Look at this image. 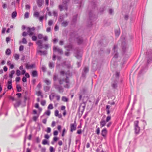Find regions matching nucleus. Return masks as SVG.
Masks as SVG:
<instances>
[{
    "instance_id": "obj_1",
    "label": "nucleus",
    "mask_w": 152,
    "mask_h": 152,
    "mask_svg": "<svg viewBox=\"0 0 152 152\" xmlns=\"http://www.w3.org/2000/svg\"><path fill=\"white\" fill-rule=\"evenodd\" d=\"M58 81L60 85H63L65 88H69L70 87V83L69 77L66 76V78L62 79H59Z\"/></svg>"
},
{
    "instance_id": "obj_2",
    "label": "nucleus",
    "mask_w": 152,
    "mask_h": 152,
    "mask_svg": "<svg viewBox=\"0 0 152 152\" xmlns=\"http://www.w3.org/2000/svg\"><path fill=\"white\" fill-rule=\"evenodd\" d=\"M75 56L76 58L78 59H80L79 61L77 62V64L78 67H80L81 65V54L80 53V51L78 49H77L76 52L75 53Z\"/></svg>"
},
{
    "instance_id": "obj_3",
    "label": "nucleus",
    "mask_w": 152,
    "mask_h": 152,
    "mask_svg": "<svg viewBox=\"0 0 152 152\" xmlns=\"http://www.w3.org/2000/svg\"><path fill=\"white\" fill-rule=\"evenodd\" d=\"M70 0H64L62 5H60L59 6L58 8L60 11H62L63 10V8L64 9L67 10V3Z\"/></svg>"
},
{
    "instance_id": "obj_4",
    "label": "nucleus",
    "mask_w": 152,
    "mask_h": 152,
    "mask_svg": "<svg viewBox=\"0 0 152 152\" xmlns=\"http://www.w3.org/2000/svg\"><path fill=\"white\" fill-rule=\"evenodd\" d=\"M138 121H136L134 122L135 132L137 134L139 133L140 130V128L138 126Z\"/></svg>"
},
{
    "instance_id": "obj_5",
    "label": "nucleus",
    "mask_w": 152,
    "mask_h": 152,
    "mask_svg": "<svg viewBox=\"0 0 152 152\" xmlns=\"http://www.w3.org/2000/svg\"><path fill=\"white\" fill-rule=\"evenodd\" d=\"M53 85L55 88L57 90L59 93H62L64 92V89L61 86L56 84V83H54Z\"/></svg>"
},
{
    "instance_id": "obj_6",
    "label": "nucleus",
    "mask_w": 152,
    "mask_h": 152,
    "mask_svg": "<svg viewBox=\"0 0 152 152\" xmlns=\"http://www.w3.org/2000/svg\"><path fill=\"white\" fill-rule=\"evenodd\" d=\"M122 49L123 52L125 53L128 50V46L126 43L125 42H123L122 43Z\"/></svg>"
},
{
    "instance_id": "obj_7",
    "label": "nucleus",
    "mask_w": 152,
    "mask_h": 152,
    "mask_svg": "<svg viewBox=\"0 0 152 152\" xmlns=\"http://www.w3.org/2000/svg\"><path fill=\"white\" fill-rule=\"evenodd\" d=\"M77 127V124L76 123V121L75 120L74 121V123L71 124H70V131L72 132H73L74 131H75L76 130Z\"/></svg>"
},
{
    "instance_id": "obj_8",
    "label": "nucleus",
    "mask_w": 152,
    "mask_h": 152,
    "mask_svg": "<svg viewBox=\"0 0 152 152\" xmlns=\"http://www.w3.org/2000/svg\"><path fill=\"white\" fill-rule=\"evenodd\" d=\"M27 30H28V34L30 36L34 34V33L33 32L35 30V28L34 27H33L31 28L28 27L27 28Z\"/></svg>"
},
{
    "instance_id": "obj_9",
    "label": "nucleus",
    "mask_w": 152,
    "mask_h": 152,
    "mask_svg": "<svg viewBox=\"0 0 152 152\" xmlns=\"http://www.w3.org/2000/svg\"><path fill=\"white\" fill-rule=\"evenodd\" d=\"M89 71V68L88 67L85 66L82 71V76L84 78H85L86 76V74Z\"/></svg>"
},
{
    "instance_id": "obj_10",
    "label": "nucleus",
    "mask_w": 152,
    "mask_h": 152,
    "mask_svg": "<svg viewBox=\"0 0 152 152\" xmlns=\"http://www.w3.org/2000/svg\"><path fill=\"white\" fill-rule=\"evenodd\" d=\"M53 51L54 52H57L61 54H62L63 53L62 49L55 46H54L53 47Z\"/></svg>"
},
{
    "instance_id": "obj_11",
    "label": "nucleus",
    "mask_w": 152,
    "mask_h": 152,
    "mask_svg": "<svg viewBox=\"0 0 152 152\" xmlns=\"http://www.w3.org/2000/svg\"><path fill=\"white\" fill-rule=\"evenodd\" d=\"M117 45H115L113 48V50L114 51V57L115 58H117L118 57V53L117 52Z\"/></svg>"
},
{
    "instance_id": "obj_12",
    "label": "nucleus",
    "mask_w": 152,
    "mask_h": 152,
    "mask_svg": "<svg viewBox=\"0 0 152 152\" xmlns=\"http://www.w3.org/2000/svg\"><path fill=\"white\" fill-rule=\"evenodd\" d=\"M147 63L149 64L152 61V50L150 51V54L147 57Z\"/></svg>"
},
{
    "instance_id": "obj_13",
    "label": "nucleus",
    "mask_w": 152,
    "mask_h": 152,
    "mask_svg": "<svg viewBox=\"0 0 152 152\" xmlns=\"http://www.w3.org/2000/svg\"><path fill=\"white\" fill-rule=\"evenodd\" d=\"M89 19L90 20H94L96 19L95 15L91 11L89 13Z\"/></svg>"
},
{
    "instance_id": "obj_14",
    "label": "nucleus",
    "mask_w": 152,
    "mask_h": 152,
    "mask_svg": "<svg viewBox=\"0 0 152 152\" xmlns=\"http://www.w3.org/2000/svg\"><path fill=\"white\" fill-rule=\"evenodd\" d=\"M107 133V130L106 128L103 129L101 131V134L104 137L106 136Z\"/></svg>"
},
{
    "instance_id": "obj_15",
    "label": "nucleus",
    "mask_w": 152,
    "mask_h": 152,
    "mask_svg": "<svg viewBox=\"0 0 152 152\" xmlns=\"http://www.w3.org/2000/svg\"><path fill=\"white\" fill-rule=\"evenodd\" d=\"M77 41L78 44L80 45L83 42V39L81 37H79L77 38Z\"/></svg>"
},
{
    "instance_id": "obj_16",
    "label": "nucleus",
    "mask_w": 152,
    "mask_h": 152,
    "mask_svg": "<svg viewBox=\"0 0 152 152\" xmlns=\"http://www.w3.org/2000/svg\"><path fill=\"white\" fill-rule=\"evenodd\" d=\"M87 88L86 87H83L80 89V93L82 94H85L87 91Z\"/></svg>"
},
{
    "instance_id": "obj_17",
    "label": "nucleus",
    "mask_w": 152,
    "mask_h": 152,
    "mask_svg": "<svg viewBox=\"0 0 152 152\" xmlns=\"http://www.w3.org/2000/svg\"><path fill=\"white\" fill-rule=\"evenodd\" d=\"M15 103L14 104V105L15 108H17L21 104V101L20 100H17Z\"/></svg>"
},
{
    "instance_id": "obj_18",
    "label": "nucleus",
    "mask_w": 152,
    "mask_h": 152,
    "mask_svg": "<svg viewBox=\"0 0 152 152\" xmlns=\"http://www.w3.org/2000/svg\"><path fill=\"white\" fill-rule=\"evenodd\" d=\"M26 67L27 69H32L35 67V65L34 64H32L31 65H29L27 64H25Z\"/></svg>"
},
{
    "instance_id": "obj_19",
    "label": "nucleus",
    "mask_w": 152,
    "mask_h": 152,
    "mask_svg": "<svg viewBox=\"0 0 152 152\" xmlns=\"http://www.w3.org/2000/svg\"><path fill=\"white\" fill-rule=\"evenodd\" d=\"M72 45L71 44H69V45L64 46L65 48H67V50L69 51L72 49Z\"/></svg>"
},
{
    "instance_id": "obj_20",
    "label": "nucleus",
    "mask_w": 152,
    "mask_h": 152,
    "mask_svg": "<svg viewBox=\"0 0 152 152\" xmlns=\"http://www.w3.org/2000/svg\"><path fill=\"white\" fill-rule=\"evenodd\" d=\"M36 43L38 46L40 47V49H42V41L41 40H38L37 42Z\"/></svg>"
},
{
    "instance_id": "obj_21",
    "label": "nucleus",
    "mask_w": 152,
    "mask_h": 152,
    "mask_svg": "<svg viewBox=\"0 0 152 152\" xmlns=\"http://www.w3.org/2000/svg\"><path fill=\"white\" fill-rule=\"evenodd\" d=\"M43 2L44 1L42 0H38L37 3L38 6L39 7H41Z\"/></svg>"
},
{
    "instance_id": "obj_22",
    "label": "nucleus",
    "mask_w": 152,
    "mask_h": 152,
    "mask_svg": "<svg viewBox=\"0 0 152 152\" xmlns=\"http://www.w3.org/2000/svg\"><path fill=\"white\" fill-rule=\"evenodd\" d=\"M32 76L34 77H37L38 76L37 71L36 70L33 71L32 72Z\"/></svg>"
},
{
    "instance_id": "obj_23",
    "label": "nucleus",
    "mask_w": 152,
    "mask_h": 152,
    "mask_svg": "<svg viewBox=\"0 0 152 152\" xmlns=\"http://www.w3.org/2000/svg\"><path fill=\"white\" fill-rule=\"evenodd\" d=\"M37 53H41V54H40L41 55H42V54H43L44 55H46L47 54V51H42L41 50H38L37 51Z\"/></svg>"
},
{
    "instance_id": "obj_24",
    "label": "nucleus",
    "mask_w": 152,
    "mask_h": 152,
    "mask_svg": "<svg viewBox=\"0 0 152 152\" xmlns=\"http://www.w3.org/2000/svg\"><path fill=\"white\" fill-rule=\"evenodd\" d=\"M96 0H90L89 1L91 2V5H92L94 7L96 6Z\"/></svg>"
},
{
    "instance_id": "obj_25",
    "label": "nucleus",
    "mask_w": 152,
    "mask_h": 152,
    "mask_svg": "<svg viewBox=\"0 0 152 152\" xmlns=\"http://www.w3.org/2000/svg\"><path fill=\"white\" fill-rule=\"evenodd\" d=\"M106 122L104 120H102L100 122V124L101 127L104 126L106 124Z\"/></svg>"
},
{
    "instance_id": "obj_26",
    "label": "nucleus",
    "mask_w": 152,
    "mask_h": 152,
    "mask_svg": "<svg viewBox=\"0 0 152 152\" xmlns=\"http://www.w3.org/2000/svg\"><path fill=\"white\" fill-rule=\"evenodd\" d=\"M110 107V106L109 105H107L106 106V109L107 115H109L110 112V111L109 110Z\"/></svg>"
},
{
    "instance_id": "obj_27",
    "label": "nucleus",
    "mask_w": 152,
    "mask_h": 152,
    "mask_svg": "<svg viewBox=\"0 0 152 152\" xmlns=\"http://www.w3.org/2000/svg\"><path fill=\"white\" fill-rule=\"evenodd\" d=\"M43 81L46 83V84L47 85H49L50 84L51 82L48 79H46L43 80Z\"/></svg>"
},
{
    "instance_id": "obj_28",
    "label": "nucleus",
    "mask_w": 152,
    "mask_h": 152,
    "mask_svg": "<svg viewBox=\"0 0 152 152\" xmlns=\"http://www.w3.org/2000/svg\"><path fill=\"white\" fill-rule=\"evenodd\" d=\"M49 66L50 69L53 68L54 67V64L52 62H50L49 64Z\"/></svg>"
},
{
    "instance_id": "obj_29",
    "label": "nucleus",
    "mask_w": 152,
    "mask_h": 152,
    "mask_svg": "<svg viewBox=\"0 0 152 152\" xmlns=\"http://www.w3.org/2000/svg\"><path fill=\"white\" fill-rule=\"evenodd\" d=\"M68 22L66 21H64L61 23V25L63 26L66 27L68 25Z\"/></svg>"
},
{
    "instance_id": "obj_30",
    "label": "nucleus",
    "mask_w": 152,
    "mask_h": 152,
    "mask_svg": "<svg viewBox=\"0 0 152 152\" xmlns=\"http://www.w3.org/2000/svg\"><path fill=\"white\" fill-rule=\"evenodd\" d=\"M15 72L14 70H12L10 72V74L9 75V77L11 79L13 77V75L14 74Z\"/></svg>"
},
{
    "instance_id": "obj_31",
    "label": "nucleus",
    "mask_w": 152,
    "mask_h": 152,
    "mask_svg": "<svg viewBox=\"0 0 152 152\" xmlns=\"http://www.w3.org/2000/svg\"><path fill=\"white\" fill-rule=\"evenodd\" d=\"M17 13L16 11L13 12L12 14V18H14L16 17Z\"/></svg>"
},
{
    "instance_id": "obj_32",
    "label": "nucleus",
    "mask_w": 152,
    "mask_h": 152,
    "mask_svg": "<svg viewBox=\"0 0 152 152\" xmlns=\"http://www.w3.org/2000/svg\"><path fill=\"white\" fill-rule=\"evenodd\" d=\"M39 15V13L37 11H35L34 12L33 15L35 17H38Z\"/></svg>"
},
{
    "instance_id": "obj_33",
    "label": "nucleus",
    "mask_w": 152,
    "mask_h": 152,
    "mask_svg": "<svg viewBox=\"0 0 152 152\" xmlns=\"http://www.w3.org/2000/svg\"><path fill=\"white\" fill-rule=\"evenodd\" d=\"M17 90L18 92L21 91V87L19 85H17L16 86Z\"/></svg>"
},
{
    "instance_id": "obj_34",
    "label": "nucleus",
    "mask_w": 152,
    "mask_h": 152,
    "mask_svg": "<svg viewBox=\"0 0 152 152\" xmlns=\"http://www.w3.org/2000/svg\"><path fill=\"white\" fill-rule=\"evenodd\" d=\"M105 10V7L102 6L100 8L99 12H103Z\"/></svg>"
},
{
    "instance_id": "obj_35",
    "label": "nucleus",
    "mask_w": 152,
    "mask_h": 152,
    "mask_svg": "<svg viewBox=\"0 0 152 152\" xmlns=\"http://www.w3.org/2000/svg\"><path fill=\"white\" fill-rule=\"evenodd\" d=\"M62 100L64 102H67L68 101V99L65 96H63L62 97Z\"/></svg>"
},
{
    "instance_id": "obj_36",
    "label": "nucleus",
    "mask_w": 152,
    "mask_h": 152,
    "mask_svg": "<svg viewBox=\"0 0 152 152\" xmlns=\"http://www.w3.org/2000/svg\"><path fill=\"white\" fill-rule=\"evenodd\" d=\"M58 79V75L56 74H55V75H53V80L54 81H56Z\"/></svg>"
},
{
    "instance_id": "obj_37",
    "label": "nucleus",
    "mask_w": 152,
    "mask_h": 152,
    "mask_svg": "<svg viewBox=\"0 0 152 152\" xmlns=\"http://www.w3.org/2000/svg\"><path fill=\"white\" fill-rule=\"evenodd\" d=\"M42 143L44 145L46 144L49 145V143H48V141L45 139H44L43 140Z\"/></svg>"
},
{
    "instance_id": "obj_38",
    "label": "nucleus",
    "mask_w": 152,
    "mask_h": 152,
    "mask_svg": "<svg viewBox=\"0 0 152 152\" xmlns=\"http://www.w3.org/2000/svg\"><path fill=\"white\" fill-rule=\"evenodd\" d=\"M14 57L16 60H18L19 59V55L18 54H15L14 55Z\"/></svg>"
},
{
    "instance_id": "obj_39",
    "label": "nucleus",
    "mask_w": 152,
    "mask_h": 152,
    "mask_svg": "<svg viewBox=\"0 0 152 152\" xmlns=\"http://www.w3.org/2000/svg\"><path fill=\"white\" fill-rule=\"evenodd\" d=\"M6 54L8 55H10L11 53V50L9 49H7L5 52Z\"/></svg>"
},
{
    "instance_id": "obj_40",
    "label": "nucleus",
    "mask_w": 152,
    "mask_h": 152,
    "mask_svg": "<svg viewBox=\"0 0 152 152\" xmlns=\"http://www.w3.org/2000/svg\"><path fill=\"white\" fill-rule=\"evenodd\" d=\"M120 34V31L119 30H117L115 31V34L116 36L118 37Z\"/></svg>"
},
{
    "instance_id": "obj_41",
    "label": "nucleus",
    "mask_w": 152,
    "mask_h": 152,
    "mask_svg": "<svg viewBox=\"0 0 152 152\" xmlns=\"http://www.w3.org/2000/svg\"><path fill=\"white\" fill-rule=\"evenodd\" d=\"M50 87L48 86H45L44 87V90L45 92H47L49 90Z\"/></svg>"
},
{
    "instance_id": "obj_42",
    "label": "nucleus",
    "mask_w": 152,
    "mask_h": 152,
    "mask_svg": "<svg viewBox=\"0 0 152 152\" xmlns=\"http://www.w3.org/2000/svg\"><path fill=\"white\" fill-rule=\"evenodd\" d=\"M77 15H74L73 17V19H72V21L73 22L75 23L76 22V20H77Z\"/></svg>"
},
{
    "instance_id": "obj_43",
    "label": "nucleus",
    "mask_w": 152,
    "mask_h": 152,
    "mask_svg": "<svg viewBox=\"0 0 152 152\" xmlns=\"http://www.w3.org/2000/svg\"><path fill=\"white\" fill-rule=\"evenodd\" d=\"M50 151V152H55V150L52 146H50L49 148Z\"/></svg>"
},
{
    "instance_id": "obj_44",
    "label": "nucleus",
    "mask_w": 152,
    "mask_h": 152,
    "mask_svg": "<svg viewBox=\"0 0 152 152\" xmlns=\"http://www.w3.org/2000/svg\"><path fill=\"white\" fill-rule=\"evenodd\" d=\"M16 75L17 76H19L20 75V71L18 69L16 71Z\"/></svg>"
},
{
    "instance_id": "obj_45",
    "label": "nucleus",
    "mask_w": 152,
    "mask_h": 152,
    "mask_svg": "<svg viewBox=\"0 0 152 152\" xmlns=\"http://www.w3.org/2000/svg\"><path fill=\"white\" fill-rule=\"evenodd\" d=\"M111 118V117L110 116V115L108 116L106 118V120L105 121L106 122H108L110 120Z\"/></svg>"
},
{
    "instance_id": "obj_46",
    "label": "nucleus",
    "mask_w": 152,
    "mask_h": 152,
    "mask_svg": "<svg viewBox=\"0 0 152 152\" xmlns=\"http://www.w3.org/2000/svg\"><path fill=\"white\" fill-rule=\"evenodd\" d=\"M53 108V105L52 104H49L48 107V109H52Z\"/></svg>"
},
{
    "instance_id": "obj_47",
    "label": "nucleus",
    "mask_w": 152,
    "mask_h": 152,
    "mask_svg": "<svg viewBox=\"0 0 152 152\" xmlns=\"http://www.w3.org/2000/svg\"><path fill=\"white\" fill-rule=\"evenodd\" d=\"M29 14L28 12H26L24 15V17L25 18H27L29 17Z\"/></svg>"
},
{
    "instance_id": "obj_48",
    "label": "nucleus",
    "mask_w": 152,
    "mask_h": 152,
    "mask_svg": "<svg viewBox=\"0 0 152 152\" xmlns=\"http://www.w3.org/2000/svg\"><path fill=\"white\" fill-rule=\"evenodd\" d=\"M45 114L48 116H49L50 114V111L49 110H48L45 112Z\"/></svg>"
},
{
    "instance_id": "obj_49",
    "label": "nucleus",
    "mask_w": 152,
    "mask_h": 152,
    "mask_svg": "<svg viewBox=\"0 0 152 152\" xmlns=\"http://www.w3.org/2000/svg\"><path fill=\"white\" fill-rule=\"evenodd\" d=\"M53 23V21L52 20H50L48 21V25L50 26H51Z\"/></svg>"
},
{
    "instance_id": "obj_50",
    "label": "nucleus",
    "mask_w": 152,
    "mask_h": 152,
    "mask_svg": "<svg viewBox=\"0 0 152 152\" xmlns=\"http://www.w3.org/2000/svg\"><path fill=\"white\" fill-rule=\"evenodd\" d=\"M27 42L26 39L24 38H23L22 39V43L24 44H26Z\"/></svg>"
},
{
    "instance_id": "obj_51",
    "label": "nucleus",
    "mask_w": 152,
    "mask_h": 152,
    "mask_svg": "<svg viewBox=\"0 0 152 152\" xmlns=\"http://www.w3.org/2000/svg\"><path fill=\"white\" fill-rule=\"evenodd\" d=\"M100 129L99 127H98L96 130V133L98 135L100 133Z\"/></svg>"
},
{
    "instance_id": "obj_52",
    "label": "nucleus",
    "mask_w": 152,
    "mask_h": 152,
    "mask_svg": "<svg viewBox=\"0 0 152 152\" xmlns=\"http://www.w3.org/2000/svg\"><path fill=\"white\" fill-rule=\"evenodd\" d=\"M46 103V101L45 100H43L41 102V104L42 106H44Z\"/></svg>"
},
{
    "instance_id": "obj_53",
    "label": "nucleus",
    "mask_w": 152,
    "mask_h": 152,
    "mask_svg": "<svg viewBox=\"0 0 152 152\" xmlns=\"http://www.w3.org/2000/svg\"><path fill=\"white\" fill-rule=\"evenodd\" d=\"M9 98L10 99L12 100V101H14V100L17 101L16 99H15L14 97L11 96H10Z\"/></svg>"
},
{
    "instance_id": "obj_54",
    "label": "nucleus",
    "mask_w": 152,
    "mask_h": 152,
    "mask_svg": "<svg viewBox=\"0 0 152 152\" xmlns=\"http://www.w3.org/2000/svg\"><path fill=\"white\" fill-rule=\"evenodd\" d=\"M112 87L114 88H115L117 87V84L115 83H113L112 85Z\"/></svg>"
},
{
    "instance_id": "obj_55",
    "label": "nucleus",
    "mask_w": 152,
    "mask_h": 152,
    "mask_svg": "<svg viewBox=\"0 0 152 152\" xmlns=\"http://www.w3.org/2000/svg\"><path fill=\"white\" fill-rule=\"evenodd\" d=\"M24 48V46L23 45H21L20 46L19 48V50L20 51L23 50Z\"/></svg>"
},
{
    "instance_id": "obj_56",
    "label": "nucleus",
    "mask_w": 152,
    "mask_h": 152,
    "mask_svg": "<svg viewBox=\"0 0 152 152\" xmlns=\"http://www.w3.org/2000/svg\"><path fill=\"white\" fill-rule=\"evenodd\" d=\"M113 12V10L112 9H110L109 10V13L110 15H112Z\"/></svg>"
},
{
    "instance_id": "obj_57",
    "label": "nucleus",
    "mask_w": 152,
    "mask_h": 152,
    "mask_svg": "<svg viewBox=\"0 0 152 152\" xmlns=\"http://www.w3.org/2000/svg\"><path fill=\"white\" fill-rule=\"evenodd\" d=\"M58 110H56L55 111V115L56 116H57L58 115Z\"/></svg>"
},
{
    "instance_id": "obj_58",
    "label": "nucleus",
    "mask_w": 152,
    "mask_h": 152,
    "mask_svg": "<svg viewBox=\"0 0 152 152\" xmlns=\"http://www.w3.org/2000/svg\"><path fill=\"white\" fill-rule=\"evenodd\" d=\"M7 88L8 89L10 90L12 88V85H8Z\"/></svg>"
},
{
    "instance_id": "obj_59",
    "label": "nucleus",
    "mask_w": 152,
    "mask_h": 152,
    "mask_svg": "<svg viewBox=\"0 0 152 152\" xmlns=\"http://www.w3.org/2000/svg\"><path fill=\"white\" fill-rule=\"evenodd\" d=\"M38 37L39 39H42L43 37V35L42 34H39L38 35Z\"/></svg>"
},
{
    "instance_id": "obj_60",
    "label": "nucleus",
    "mask_w": 152,
    "mask_h": 152,
    "mask_svg": "<svg viewBox=\"0 0 152 152\" xmlns=\"http://www.w3.org/2000/svg\"><path fill=\"white\" fill-rule=\"evenodd\" d=\"M22 81L23 82H25L27 81L26 78L24 76L23 77Z\"/></svg>"
},
{
    "instance_id": "obj_61",
    "label": "nucleus",
    "mask_w": 152,
    "mask_h": 152,
    "mask_svg": "<svg viewBox=\"0 0 152 152\" xmlns=\"http://www.w3.org/2000/svg\"><path fill=\"white\" fill-rule=\"evenodd\" d=\"M51 128L50 127H48L47 128V130L46 131V132L48 133H50L51 132Z\"/></svg>"
},
{
    "instance_id": "obj_62",
    "label": "nucleus",
    "mask_w": 152,
    "mask_h": 152,
    "mask_svg": "<svg viewBox=\"0 0 152 152\" xmlns=\"http://www.w3.org/2000/svg\"><path fill=\"white\" fill-rule=\"evenodd\" d=\"M27 34H28V32L26 33V32H23L22 33V36L23 37H25L27 35Z\"/></svg>"
},
{
    "instance_id": "obj_63",
    "label": "nucleus",
    "mask_w": 152,
    "mask_h": 152,
    "mask_svg": "<svg viewBox=\"0 0 152 152\" xmlns=\"http://www.w3.org/2000/svg\"><path fill=\"white\" fill-rule=\"evenodd\" d=\"M32 39L33 41H36L37 39V37L35 36H33L32 37Z\"/></svg>"
},
{
    "instance_id": "obj_64",
    "label": "nucleus",
    "mask_w": 152,
    "mask_h": 152,
    "mask_svg": "<svg viewBox=\"0 0 152 152\" xmlns=\"http://www.w3.org/2000/svg\"><path fill=\"white\" fill-rule=\"evenodd\" d=\"M42 70L43 72H45L46 70V68L45 66H42Z\"/></svg>"
}]
</instances>
